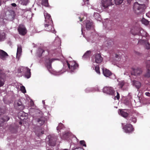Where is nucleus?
Returning a JSON list of instances; mask_svg holds the SVG:
<instances>
[{"instance_id":"nucleus-1","label":"nucleus","mask_w":150,"mask_h":150,"mask_svg":"<svg viewBox=\"0 0 150 150\" xmlns=\"http://www.w3.org/2000/svg\"><path fill=\"white\" fill-rule=\"evenodd\" d=\"M133 8L134 12L137 14H139L143 12L146 8L144 4H139L138 2L134 3Z\"/></svg>"},{"instance_id":"nucleus-2","label":"nucleus","mask_w":150,"mask_h":150,"mask_svg":"<svg viewBox=\"0 0 150 150\" xmlns=\"http://www.w3.org/2000/svg\"><path fill=\"white\" fill-rule=\"evenodd\" d=\"M18 73H22L28 79L30 78L31 76L30 69L28 67H21L18 69Z\"/></svg>"},{"instance_id":"nucleus-3","label":"nucleus","mask_w":150,"mask_h":150,"mask_svg":"<svg viewBox=\"0 0 150 150\" xmlns=\"http://www.w3.org/2000/svg\"><path fill=\"white\" fill-rule=\"evenodd\" d=\"M131 32L133 35H138L144 37L146 36L147 35L146 32L143 30H140V28L137 27H135L132 29L131 30Z\"/></svg>"},{"instance_id":"nucleus-4","label":"nucleus","mask_w":150,"mask_h":150,"mask_svg":"<svg viewBox=\"0 0 150 150\" xmlns=\"http://www.w3.org/2000/svg\"><path fill=\"white\" fill-rule=\"evenodd\" d=\"M103 60V58L102 57L100 54L96 53L92 57V61L93 62L97 64L101 63Z\"/></svg>"},{"instance_id":"nucleus-5","label":"nucleus","mask_w":150,"mask_h":150,"mask_svg":"<svg viewBox=\"0 0 150 150\" xmlns=\"http://www.w3.org/2000/svg\"><path fill=\"white\" fill-rule=\"evenodd\" d=\"M122 125V129L125 133H131L134 131V128L131 124H127L124 125H123V124Z\"/></svg>"},{"instance_id":"nucleus-6","label":"nucleus","mask_w":150,"mask_h":150,"mask_svg":"<svg viewBox=\"0 0 150 150\" xmlns=\"http://www.w3.org/2000/svg\"><path fill=\"white\" fill-rule=\"evenodd\" d=\"M44 26L46 30L54 33L55 31L53 26L52 21H50L47 23H45Z\"/></svg>"},{"instance_id":"nucleus-7","label":"nucleus","mask_w":150,"mask_h":150,"mask_svg":"<svg viewBox=\"0 0 150 150\" xmlns=\"http://www.w3.org/2000/svg\"><path fill=\"white\" fill-rule=\"evenodd\" d=\"M103 92L109 95H113L115 92L113 88L111 86H105L103 89Z\"/></svg>"},{"instance_id":"nucleus-8","label":"nucleus","mask_w":150,"mask_h":150,"mask_svg":"<svg viewBox=\"0 0 150 150\" xmlns=\"http://www.w3.org/2000/svg\"><path fill=\"white\" fill-rule=\"evenodd\" d=\"M112 0H102L101 5L102 8L104 9L108 8V6L112 5Z\"/></svg>"},{"instance_id":"nucleus-9","label":"nucleus","mask_w":150,"mask_h":150,"mask_svg":"<svg viewBox=\"0 0 150 150\" xmlns=\"http://www.w3.org/2000/svg\"><path fill=\"white\" fill-rule=\"evenodd\" d=\"M67 62L68 67L71 71H73L79 67L78 64L75 62H70V63H69L67 61Z\"/></svg>"},{"instance_id":"nucleus-10","label":"nucleus","mask_w":150,"mask_h":150,"mask_svg":"<svg viewBox=\"0 0 150 150\" xmlns=\"http://www.w3.org/2000/svg\"><path fill=\"white\" fill-rule=\"evenodd\" d=\"M19 34L22 36L25 35L27 33V30L25 26L23 25H20L18 28Z\"/></svg>"},{"instance_id":"nucleus-11","label":"nucleus","mask_w":150,"mask_h":150,"mask_svg":"<svg viewBox=\"0 0 150 150\" xmlns=\"http://www.w3.org/2000/svg\"><path fill=\"white\" fill-rule=\"evenodd\" d=\"M56 59H48V62H46V63L45 66L50 72H51L52 71V63Z\"/></svg>"},{"instance_id":"nucleus-12","label":"nucleus","mask_w":150,"mask_h":150,"mask_svg":"<svg viewBox=\"0 0 150 150\" xmlns=\"http://www.w3.org/2000/svg\"><path fill=\"white\" fill-rule=\"evenodd\" d=\"M8 57L7 53L4 51L0 50V58L3 60H5Z\"/></svg>"},{"instance_id":"nucleus-13","label":"nucleus","mask_w":150,"mask_h":150,"mask_svg":"<svg viewBox=\"0 0 150 150\" xmlns=\"http://www.w3.org/2000/svg\"><path fill=\"white\" fill-rule=\"evenodd\" d=\"M132 73L135 76H139L142 74V70L141 68H137L136 69L132 68Z\"/></svg>"},{"instance_id":"nucleus-14","label":"nucleus","mask_w":150,"mask_h":150,"mask_svg":"<svg viewBox=\"0 0 150 150\" xmlns=\"http://www.w3.org/2000/svg\"><path fill=\"white\" fill-rule=\"evenodd\" d=\"M103 72L104 76L106 77H109L112 74L110 70L105 68L103 69Z\"/></svg>"},{"instance_id":"nucleus-15","label":"nucleus","mask_w":150,"mask_h":150,"mask_svg":"<svg viewBox=\"0 0 150 150\" xmlns=\"http://www.w3.org/2000/svg\"><path fill=\"white\" fill-rule=\"evenodd\" d=\"M15 106L16 107H18L20 110H23L24 108L23 106L22 105V102L20 100H18L17 101L15 102Z\"/></svg>"},{"instance_id":"nucleus-16","label":"nucleus","mask_w":150,"mask_h":150,"mask_svg":"<svg viewBox=\"0 0 150 150\" xmlns=\"http://www.w3.org/2000/svg\"><path fill=\"white\" fill-rule=\"evenodd\" d=\"M37 122H38L41 125H43L45 123L46 120L45 117L43 116H41L38 117L36 119Z\"/></svg>"},{"instance_id":"nucleus-17","label":"nucleus","mask_w":150,"mask_h":150,"mask_svg":"<svg viewBox=\"0 0 150 150\" xmlns=\"http://www.w3.org/2000/svg\"><path fill=\"white\" fill-rule=\"evenodd\" d=\"M138 43L146 45V48L147 49H149L150 48L149 46V44L146 40H139Z\"/></svg>"},{"instance_id":"nucleus-18","label":"nucleus","mask_w":150,"mask_h":150,"mask_svg":"<svg viewBox=\"0 0 150 150\" xmlns=\"http://www.w3.org/2000/svg\"><path fill=\"white\" fill-rule=\"evenodd\" d=\"M44 16L45 18V23H47L50 21H52L50 14L47 13H44Z\"/></svg>"},{"instance_id":"nucleus-19","label":"nucleus","mask_w":150,"mask_h":150,"mask_svg":"<svg viewBox=\"0 0 150 150\" xmlns=\"http://www.w3.org/2000/svg\"><path fill=\"white\" fill-rule=\"evenodd\" d=\"M38 52L41 54L39 56V57H41L42 55H45L44 53L45 52H46V55H47L48 54V51L47 50H44L42 49V48H39L38 50Z\"/></svg>"},{"instance_id":"nucleus-20","label":"nucleus","mask_w":150,"mask_h":150,"mask_svg":"<svg viewBox=\"0 0 150 150\" xmlns=\"http://www.w3.org/2000/svg\"><path fill=\"white\" fill-rule=\"evenodd\" d=\"M15 13L14 11H11L10 14L8 15V19L11 21L13 20L15 16Z\"/></svg>"},{"instance_id":"nucleus-21","label":"nucleus","mask_w":150,"mask_h":150,"mask_svg":"<svg viewBox=\"0 0 150 150\" xmlns=\"http://www.w3.org/2000/svg\"><path fill=\"white\" fill-rule=\"evenodd\" d=\"M22 52V48L21 45L18 46L17 49L16 57L19 58L21 55Z\"/></svg>"},{"instance_id":"nucleus-22","label":"nucleus","mask_w":150,"mask_h":150,"mask_svg":"<svg viewBox=\"0 0 150 150\" xmlns=\"http://www.w3.org/2000/svg\"><path fill=\"white\" fill-rule=\"evenodd\" d=\"M92 23L90 21L87 20L86 22V28L87 30H89L92 25Z\"/></svg>"},{"instance_id":"nucleus-23","label":"nucleus","mask_w":150,"mask_h":150,"mask_svg":"<svg viewBox=\"0 0 150 150\" xmlns=\"http://www.w3.org/2000/svg\"><path fill=\"white\" fill-rule=\"evenodd\" d=\"M133 83L136 88L138 89H139L141 85V83L138 81H133Z\"/></svg>"},{"instance_id":"nucleus-24","label":"nucleus","mask_w":150,"mask_h":150,"mask_svg":"<svg viewBox=\"0 0 150 150\" xmlns=\"http://www.w3.org/2000/svg\"><path fill=\"white\" fill-rule=\"evenodd\" d=\"M91 53V51L89 50L87 51L83 56V58L84 59H86L89 57Z\"/></svg>"},{"instance_id":"nucleus-25","label":"nucleus","mask_w":150,"mask_h":150,"mask_svg":"<svg viewBox=\"0 0 150 150\" xmlns=\"http://www.w3.org/2000/svg\"><path fill=\"white\" fill-rule=\"evenodd\" d=\"M120 114L122 116L125 118L127 117L129 115L127 113L122 110H120Z\"/></svg>"},{"instance_id":"nucleus-26","label":"nucleus","mask_w":150,"mask_h":150,"mask_svg":"<svg viewBox=\"0 0 150 150\" xmlns=\"http://www.w3.org/2000/svg\"><path fill=\"white\" fill-rule=\"evenodd\" d=\"M93 16L97 20H100L101 19L100 15L98 13H94Z\"/></svg>"},{"instance_id":"nucleus-27","label":"nucleus","mask_w":150,"mask_h":150,"mask_svg":"<svg viewBox=\"0 0 150 150\" xmlns=\"http://www.w3.org/2000/svg\"><path fill=\"white\" fill-rule=\"evenodd\" d=\"M10 119V117L8 116H4L3 118H1V121L2 122H6L8 121Z\"/></svg>"},{"instance_id":"nucleus-28","label":"nucleus","mask_w":150,"mask_h":150,"mask_svg":"<svg viewBox=\"0 0 150 150\" xmlns=\"http://www.w3.org/2000/svg\"><path fill=\"white\" fill-rule=\"evenodd\" d=\"M125 84V83L124 81H119L118 84V86H119V88L121 89L122 88Z\"/></svg>"},{"instance_id":"nucleus-29","label":"nucleus","mask_w":150,"mask_h":150,"mask_svg":"<svg viewBox=\"0 0 150 150\" xmlns=\"http://www.w3.org/2000/svg\"><path fill=\"white\" fill-rule=\"evenodd\" d=\"M5 33H0V41L4 40L5 38Z\"/></svg>"},{"instance_id":"nucleus-30","label":"nucleus","mask_w":150,"mask_h":150,"mask_svg":"<svg viewBox=\"0 0 150 150\" xmlns=\"http://www.w3.org/2000/svg\"><path fill=\"white\" fill-rule=\"evenodd\" d=\"M6 109L5 107L0 108V115L6 112Z\"/></svg>"},{"instance_id":"nucleus-31","label":"nucleus","mask_w":150,"mask_h":150,"mask_svg":"<svg viewBox=\"0 0 150 150\" xmlns=\"http://www.w3.org/2000/svg\"><path fill=\"white\" fill-rule=\"evenodd\" d=\"M144 76L147 78H149L150 77V70L149 69H147L146 72L144 75Z\"/></svg>"},{"instance_id":"nucleus-32","label":"nucleus","mask_w":150,"mask_h":150,"mask_svg":"<svg viewBox=\"0 0 150 150\" xmlns=\"http://www.w3.org/2000/svg\"><path fill=\"white\" fill-rule=\"evenodd\" d=\"M143 24L145 25H147L149 24V21L145 19L144 18H143L141 20Z\"/></svg>"},{"instance_id":"nucleus-33","label":"nucleus","mask_w":150,"mask_h":150,"mask_svg":"<svg viewBox=\"0 0 150 150\" xmlns=\"http://www.w3.org/2000/svg\"><path fill=\"white\" fill-rule=\"evenodd\" d=\"M28 0H20L21 4L23 5H26L28 3Z\"/></svg>"},{"instance_id":"nucleus-34","label":"nucleus","mask_w":150,"mask_h":150,"mask_svg":"<svg viewBox=\"0 0 150 150\" xmlns=\"http://www.w3.org/2000/svg\"><path fill=\"white\" fill-rule=\"evenodd\" d=\"M123 0H115V4L117 5H118L121 4L123 2Z\"/></svg>"},{"instance_id":"nucleus-35","label":"nucleus","mask_w":150,"mask_h":150,"mask_svg":"<svg viewBox=\"0 0 150 150\" xmlns=\"http://www.w3.org/2000/svg\"><path fill=\"white\" fill-rule=\"evenodd\" d=\"M4 84V81L3 79L0 77V87L2 86Z\"/></svg>"},{"instance_id":"nucleus-36","label":"nucleus","mask_w":150,"mask_h":150,"mask_svg":"<svg viewBox=\"0 0 150 150\" xmlns=\"http://www.w3.org/2000/svg\"><path fill=\"white\" fill-rule=\"evenodd\" d=\"M95 70L96 72L98 74H100V68L98 65H97L95 67Z\"/></svg>"},{"instance_id":"nucleus-37","label":"nucleus","mask_w":150,"mask_h":150,"mask_svg":"<svg viewBox=\"0 0 150 150\" xmlns=\"http://www.w3.org/2000/svg\"><path fill=\"white\" fill-rule=\"evenodd\" d=\"M80 144L81 145H82L83 146H86V144L85 141L84 140H81L80 141Z\"/></svg>"},{"instance_id":"nucleus-38","label":"nucleus","mask_w":150,"mask_h":150,"mask_svg":"<svg viewBox=\"0 0 150 150\" xmlns=\"http://www.w3.org/2000/svg\"><path fill=\"white\" fill-rule=\"evenodd\" d=\"M21 90L23 93H25L26 92L25 88L23 86H22L21 87Z\"/></svg>"},{"instance_id":"nucleus-39","label":"nucleus","mask_w":150,"mask_h":150,"mask_svg":"<svg viewBox=\"0 0 150 150\" xmlns=\"http://www.w3.org/2000/svg\"><path fill=\"white\" fill-rule=\"evenodd\" d=\"M130 120H131V122L135 123L137 122V119L135 117H132L130 118Z\"/></svg>"},{"instance_id":"nucleus-40","label":"nucleus","mask_w":150,"mask_h":150,"mask_svg":"<svg viewBox=\"0 0 150 150\" xmlns=\"http://www.w3.org/2000/svg\"><path fill=\"white\" fill-rule=\"evenodd\" d=\"M42 4L45 6H47V5H48V0H43L42 2Z\"/></svg>"},{"instance_id":"nucleus-41","label":"nucleus","mask_w":150,"mask_h":150,"mask_svg":"<svg viewBox=\"0 0 150 150\" xmlns=\"http://www.w3.org/2000/svg\"><path fill=\"white\" fill-rule=\"evenodd\" d=\"M35 133L38 136H39L40 135H41L42 134L44 133V131H42L41 132L39 133L36 131L35 132Z\"/></svg>"},{"instance_id":"nucleus-42","label":"nucleus","mask_w":150,"mask_h":150,"mask_svg":"<svg viewBox=\"0 0 150 150\" xmlns=\"http://www.w3.org/2000/svg\"><path fill=\"white\" fill-rule=\"evenodd\" d=\"M49 143L50 145L51 146H54L56 144L55 142H53L52 143H51L50 140L49 141Z\"/></svg>"},{"instance_id":"nucleus-43","label":"nucleus","mask_w":150,"mask_h":150,"mask_svg":"<svg viewBox=\"0 0 150 150\" xmlns=\"http://www.w3.org/2000/svg\"><path fill=\"white\" fill-rule=\"evenodd\" d=\"M146 67L148 68H150V61L149 60L147 61L146 63Z\"/></svg>"},{"instance_id":"nucleus-44","label":"nucleus","mask_w":150,"mask_h":150,"mask_svg":"<svg viewBox=\"0 0 150 150\" xmlns=\"http://www.w3.org/2000/svg\"><path fill=\"white\" fill-rule=\"evenodd\" d=\"M115 97L116 98L117 100H119V99L120 98V94L118 92H117V95L116 96H115Z\"/></svg>"},{"instance_id":"nucleus-45","label":"nucleus","mask_w":150,"mask_h":150,"mask_svg":"<svg viewBox=\"0 0 150 150\" xmlns=\"http://www.w3.org/2000/svg\"><path fill=\"white\" fill-rule=\"evenodd\" d=\"M89 0H83V2L85 4H88Z\"/></svg>"},{"instance_id":"nucleus-46","label":"nucleus","mask_w":150,"mask_h":150,"mask_svg":"<svg viewBox=\"0 0 150 150\" xmlns=\"http://www.w3.org/2000/svg\"><path fill=\"white\" fill-rule=\"evenodd\" d=\"M4 73L1 70H0V77H1V76L4 75Z\"/></svg>"},{"instance_id":"nucleus-47","label":"nucleus","mask_w":150,"mask_h":150,"mask_svg":"<svg viewBox=\"0 0 150 150\" xmlns=\"http://www.w3.org/2000/svg\"><path fill=\"white\" fill-rule=\"evenodd\" d=\"M145 94L146 96L150 97V93L149 92H147L145 93Z\"/></svg>"},{"instance_id":"nucleus-48","label":"nucleus","mask_w":150,"mask_h":150,"mask_svg":"<svg viewBox=\"0 0 150 150\" xmlns=\"http://www.w3.org/2000/svg\"><path fill=\"white\" fill-rule=\"evenodd\" d=\"M61 125L62 126H63V124L62 123H60V124H59V126L57 127V130H58V129L60 128H59V126H61Z\"/></svg>"},{"instance_id":"nucleus-49","label":"nucleus","mask_w":150,"mask_h":150,"mask_svg":"<svg viewBox=\"0 0 150 150\" xmlns=\"http://www.w3.org/2000/svg\"><path fill=\"white\" fill-rule=\"evenodd\" d=\"M11 5L13 7H16L17 6L16 4L14 3L11 4Z\"/></svg>"},{"instance_id":"nucleus-50","label":"nucleus","mask_w":150,"mask_h":150,"mask_svg":"<svg viewBox=\"0 0 150 150\" xmlns=\"http://www.w3.org/2000/svg\"><path fill=\"white\" fill-rule=\"evenodd\" d=\"M118 55H117V54H116V55H115V57L116 58H117V57H118Z\"/></svg>"},{"instance_id":"nucleus-51","label":"nucleus","mask_w":150,"mask_h":150,"mask_svg":"<svg viewBox=\"0 0 150 150\" xmlns=\"http://www.w3.org/2000/svg\"><path fill=\"white\" fill-rule=\"evenodd\" d=\"M1 5V0H0V6Z\"/></svg>"},{"instance_id":"nucleus-52","label":"nucleus","mask_w":150,"mask_h":150,"mask_svg":"<svg viewBox=\"0 0 150 150\" xmlns=\"http://www.w3.org/2000/svg\"><path fill=\"white\" fill-rule=\"evenodd\" d=\"M148 13H146V16H148Z\"/></svg>"},{"instance_id":"nucleus-53","label":"nucleus","mask_w":150,"mask_h":150,"mask_svg":"<svg viewBox=\"0 0 150 150\" xmlns=\"http://www.w3.org/2000/svg\"><path fill=\"white\" fill-rule=\"evenodd\" d=\"M63 150H68L67 149H64Z\"/></svg>"},{"instance_id":"nucleus-54","label":"nucleus","mask_w":150,"mask_h":150,"mask_svg":"<svg viewBox=\"0 0 150 150\" xmlns=\"http://www.w3.org/2000/svg\"><path fill=\"white\" fill-rule=\"evenodd\" d=\"M80 21H82V20L81 19H80Z\"/></svg>"},{"instance_id":"nucleus-55","label":"nucleus","mask_w":150,"mask_h":150,"mask_svg":"<svg viewBox=\"0 0 150 150\" xmlns=\"http://www.w3.org/2000/svg\"><path fill=\"white\" fill-rule=\"evenodd\" d=\"M50 150V149H48V150Z\"/></svg>"}]
</instances>
